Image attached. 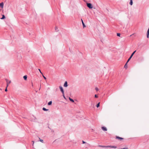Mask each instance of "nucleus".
Wrapping results in <instances>:
<instances>
[{"label":"nucleus","instance_id":"1","mask_svg":"<svg viewBox=\"0 0 149 149\" xmlns=\"http://www.w3.org/2000/svg\"><path fill=\"white\" fill-rule=\"evenodd\" d=\"M87 6L89 8L92 9L93 8L92 4L90 3H86Z\"/></svg>","mask_w":149,"mask_h":149},{"label":"nucleus","instance_id":"2","mask_svg":"<svg viewBox=\"0 0 149 149\" xmlns=\"http://www.w3.org/2000/svg\"><path fill=\"white\" fill-rule=\"evenodd\" d=\"M136 51L135 50V51H134L132 54H131L130 57V58H128V59L127 60V62H129V61H130V60L131 59V58L132 57V56H133V55H134V54L135 53V52H136Z\"/></svg>","mask_w":149,"mask_h":149},{"label":"nucleus","instance_id":"3","mask_svg":"<svg viewBox=\"0 0 149 149\" xmlns=\"http://www.w3.org/2000/svg\"><path fill=\"white\" fill-rule=\"evenodd\" d=\"M5 80L7 82V87L8 85L10 83L11 81H9L7 79H5Z\"/></svg>","mask_w":149,"mask_h":149},{"label":"nucleus","instance_id":"4","mask_svg":"<svg viewBox=\"0 0 149 149\" xmlns=\"http://www.w3.org/2000/svg\"><path fill=\"white\" fill-rule=\"evenodd\" d=\"M116 139H118L120 141H121V140L124 139L123 138L120 137L118 136H116Z\"/></svg>","mask_w":149,"mask_h":149},{"label":"nucleus","instance_id":"5","mask_svg":"<svg viewBox=\"0 0 149 149\" xmlns=\"http://www.w3.org/2000/svg\"><path fill=\"white\" fill-rule=\"evenodd\" d=\"M59 88L62 93L64 94V92L63 88H62V87L61 86H59Z\"/></svg>","mask_w":149,"mask_h":149},{"label":"nucleus","instance_id":"6","mask_svg":"<svg viewBox=\"0 0 149 149\" xmlns=\"http://www.w3.org/2000/svg\"><path fill=\"white\" fill-rule=\"evenodd\" d=\"M98 147H102L103 148H108L109 147V146H101V145H99L98 146Z\"/></svg>","mask_w":149,"mask_h":149},{"label":"nucleus","instance_id":"7","mask_svg":"<svg viewBox=\"0 0 149 149\" xmlns=\"http://www.w3.org/2000/svg\"><path fill=\"white\" fill-rule=\"evenodd\" d=\"M102 129L104 131H106L107 130V128L105 127H102Z\"/></svg>","mask_w":149,"mask_h":149},{"label":"nucleus","instance_id":"8","mask_svg":"<svg viewBox=\"0 0 149 149\" xmlns=\"http://www.w3.org/2000/svg\"><path fill=\"white\" fill-rule=\"evenodd\" d=\"M4 3L3 2H2L0 3V6L1 8H3V7Z\"/></svg>","mask_w":149,"mask_h":149},{"label":"nucleus","instance_id":"9","mask_svg":"<svg viewBox=\"0 0 149 149\" xmlns=\"http://www.w3.org/2000/svg\"><path fill=\"white\" fill-rule=\"evenodd\" d=\"M68 86V83L67 81H66L65 82L64 84V86L65 87H67Z\"/></svg>","mask_w":149,"mask_h":149},{"label":"nucleus","instance_id":"10","mask_svg":"<svg viewBox=\"0 0 149 149\" xmlns=\"http://www.w3.org/2000/svg\"><path fill=\"white\" fill-rule=\"evenodd\" d=\"M81 22H82V25H83V27L84 28V27H86V26L85 25L82 19H81Z\"/></svg>","mask_w":149,"mask_h":149},{"label":"nucleus","instance_id":"11","mask_svg":"<svg viewBox=\"0 0 149 149\" xmlns=\"http://www.w3.org/2000/svg\"><path fill=\"white\" fill-rule=\"evenodd\" d=\"M69 99L72 102H74V100L70 98V97H69Z\"/></svg>","mask_w":149,"mask_h":149},{"label":"nucleus","instance_id":"12","mask_svg":"<svg viewBox=\"0 0 149 149\" xmlns=\"http://www.w3.org/2000/svg\"><path fill=\"white\" fill-rule=\"evenodd\" d=\"M6 18V17L5 16L3 15H2V17L1 18V19H5Z\"/></svg>","mask_w":149,"mask_h":149},{"label":"nucleus","instance_id":"13","mask_svg":"<svg viewBox=\"0 0 149 149\" xmlns=\"http://www.w3.org/2000/svg\"><path fill=\"white\" fill-rule=\"evenodd\" d=\"M42 110L43 111H48L49 110V109H46L44 107L43 108Z\"/></svg>","mask_w":149,"mask_h":149},{"label":"nucleus","instance_id":"14","mask_svg":"<svg viewBox=\"0 0 149 149\" xmlns=\"http://www.w3.org/2000/svg\"><path fill=\"white\" fill-rule=\"evenodd\" d=\"M128 62H127V61L126 63L125 64V65H124V67L125 68H127V64Z\"/></svg>","mask_w":149,"mask_h":149},{"label":"nucleus","instance_id":"15","mask_svg":"<svg viewBox=\"0 0 149 149\" xmlns=\"http://www.w3.org/2000/svg\"><path fill=\"white\" fill-rule=\"evenodd\" d=\"M130 5L132 6L133 4V1L132 0H130Z\"/></svg>","mask_w":149,"mask_h":149},{"label":"nucleus","instance_id":"16","mask_svg":"<svg viewBox=\"0 0 149 149\" xmlns=\"http://www.w3.org/2000/svg\"><path fill=\"white\" fill-rule=\"evenodd\" d=\"M23 78L25 80H26L27 78V76L26 75H25L23 77Z\"/></svg>","mask_w":149,"mask_h":149},{"label":"nucleus","instance_id":"17","mask_svg":"<svg viewBox=\"0 0 149 149\" xmlns=\"http://www.w3.org/2000/svg\"><path fill=\"white\" fill-rule=\"evenodd\" d=\"M52 101H49V102H48V104L49 105H51L52 104Z\"/></svg>","mask_w":149,"mask_h":149},{"label":"nucleus","instance_id":"18","mask_svg":"<svg viewBox=\"0 0 149 149\" xmlns=\"http://www.w3.org/2000/svg\"><path fill=\"white\" fill-rule=\"evenodd\" d=\"M100 102H99L96 105V107H97V108L98 107H99L100 106Z\"/></svg>","mask_w":149,"mask_h":149},{"label":"nucleus","instance_id":"19","mask_svg":"<svg viewBox=\"0 0 149 149\" xmlns=\"http://www.w3.org/2000/svg\"><path fill=\"white\" fill-rule=\"evenodd\" d=\"M109 147H111L112 148H116V146H109Z\"/></svg>","mask_w":149,"mask_h":149},{"label":"nucleus","instance_id":"20","mask_svg":"<svg viewBox=\"0 0 149 149\" xmlns=\"http://www.w3.org/2000/svg\"><path fill=\"white\" fill-rule=\"evenodd\" d=\"M58 29V27L57 26H56L55 27V30L56 31H58V30H57Z\"/></svg>","mask_w":149,"mask_h":149},{"label":"nucleus","instance_id":"21","mask_svg":"<svg viewBox=\"0 0 149 149\" xmlns=\"http://www.w3.org/2000/svg\"><path fill=\"white\" fill-rule=\"evenodd\" d=\"M117 36H120V33H117Z\"/></svg>","mask_w":149,"mask_h":149},{"label":"nucleus","instance_id":"22","mask_svg":"<svg viewBox=\"0 0 149 149\" xmlns=\"http://www.w3.org/2000/svg\"><path fill=\"white\" fill-rule=\"evenodd\" d=\"M38 70H39V71H40V72L43 75L42 73L41 72L40 69H38Z\"/></svg>","mask_w":149,"mask_h":149},{"label":"nucleus","instance_id":"23","mask_svg":"<svg viewBox=\"0 0 149 149\" xmlns=\"http://www.w3.org/2000/svg\"><path fill=\"white\" fill-rule=\"evenodd\" d=\"M98 97V96H97V95H96H96H95V98H97V97Z\"/></svg>","mask_w":149,"mask_h":149},{"label":"nucleus","instance_id":"24","mask_svg":"<svg viewBox=\"0 0 149 149\" xmlns=\"http://www.w3.org/2000/svg\"><path fill=\"white\" fill-rule=\"evenodd\" d=\"M147 34H149V29H148Z\"/></svg>","mask_w":149,"mask_h":149},{"label":"nucleus","instance_id":"25","mask_svg":"<svg viewBox=\"0 0 149 149\" xmlns=\"http://www.w3.org/2000/svg\"><path fill=\"white\" fill-rule=\"evenodd\" d=\"M95 90L96 91H97L98 90V89L97 88V87H96L95 88Z\"/></svg>","mask_w":149,"mask_h":149},{"label":"nucleus","instance_id":"26","mask_svg":"<svg viewBox=\"0 0 149 149\" xmlns=\"http://www.w3.org/2000/svg\"><path fill=\"white\" fill-rule=\"evenodd\" d=\"M63 94V97H64L65 99H66L65 97V96L64 93V94Z\"/></svg>","mask_w":149,"mask_h":149},{"label":"nucleus","instance_id":"27","mask_svg":"<svg viewBox=\"0 0 149 149\" xmlns=\"http://www.w3.org/2000/svg\"><path fill=\"white\" fill-rule=\"evenodd\" d=\"M42 76H43V78L45 79H46V77L45 76H44L43 75H42Z\"/></svg>","mask_w":149,"mask_h":149},{"label":"nucleus","instance_id":"28","mask_svg":"<svg viewBox=\"0 0 149 149\" xmlns=\"http://www.w3.org/2000/svg\"><path fill=\"white\" fill-rule=\"evenodd\" d=\"M149 34H147V38H149Z\"/></svg>","mask_w":149,"mask_h":149},{"label":"nucleus","instance_id":"29","mask_svg":"<svg viewBox=\"0 0 149 149\" xmlns=\"http://www.w3.org/2000/svg\"><path fill=\"white\" fill-rule=\"evenodd\" d=\"M40 141L42 143H43V140L42 139H40Z\"/></svg>","mask_w":149,"mask_h":149},{"label":"nucleus","instance_id":"30","mask_svg":"<svg viewBox=\"0 0 149 149\" xmlns=\"http://www.w3.org/2000/svg\"><path fill=\"white\" fill-rule=\"evenodd\" d=\"M7 87H6V88L5 89V91H7Z\"/></svg>","mask_w":149,"mask_h":149},{"label":"nucleus","instance_id":"31","mask_svg":"<svg viewBox=\"0 0 149 149\" xmlns=\"http://www.w3.org/2000/svg\"><path fill=\"white\" fill-rule=\"evenodd\" d=\"M82 143H83L84 144V143H86V142L84 141H82Z\"/></svg>","mask_w":149,"mask_h":149},{"label":"nucleus","instance_id":"32","mask_svg":"<svg viewBox=\"0 0 149 149\" xmlns=\"http://www.w3.org/2000/svg\"><path fill=\"white\" fill-rule=\"evenodd\" d=\"M32 142L33 143V146L34 143V141H32Z\"/></svg>","mask_w":149,"mask_h":149},{"label":"nucleus","instance_id":"33","mask_svg":"<svg viewBox=\"0 0 149 149\" xmlns=\"http://www.w3.org/2000/svg\"><path fill=\"white\" fill-rule=\"evenodd\" d=\"M40 88H39V90H40Z\"/></svg>","mask_w":149,"mask_h":149}]
</instances>
